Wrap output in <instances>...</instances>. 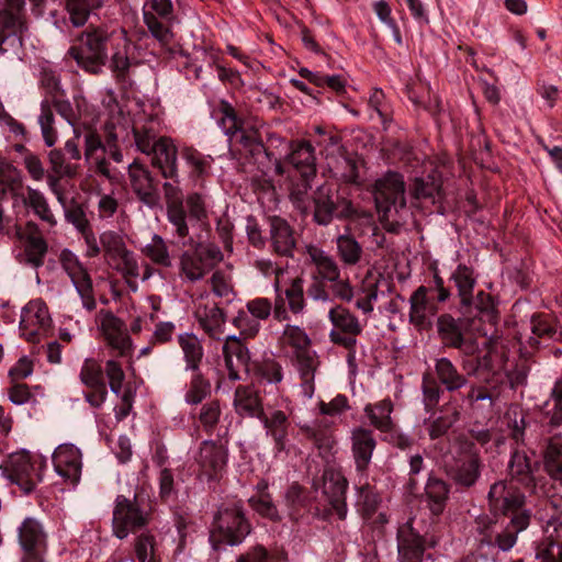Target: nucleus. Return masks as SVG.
Instances as JSON below:
<instances>
[{"label": "nucleus", "mask_w": 562, "mask_h": 562, "mask_svg": "<svg viewBox=\"0 0 562 562\" xmlns=\"http://www.w3.org/2000/svg\"><path fill=\"white\" fill-rule=\"evenodd\" d=\"M137 46L127 36L125 30L120 33L110 31L103 24H90L82 30L68 49V55L85 72L99 76L109 64L117 82H125L130 70L140 65L136 57Z\"/></svg>", "instance_id": "f257e3e1"}, {"label": "nucleus", "mask_w": 562, "mask_h": 562, "mask_svg": "<svg viewBox=\"0 0 562 562\" xmlns=\"http://www.w3.org/2000/svg\"><path fill=\"white\" fill-rule=\"evenodd\" d=\"M529 334L517 329H508L505 337L494 336V352L501 360L498 372H494V381L504 375L510 390L524 385L528 375L526 361L520 359L519 352L524 346L536 348L539 339H557V328L553 318L548 314H533L528 324Z\"/></svg>", "instance_id": "f03ea898"}, {"label": "nucleus", "mask_w": 562, "mask_h": 562, "mask_svg": "<svg viewBox=\"0 0 562 562\" xmlns=\"http://www.w3.org/2000/svg\"><path fill=\"white\" fill-rule=\"evenodd\" d=\"M495 493L499 496L494 502V525L503 528L496 544L502 551H508L515 546L517 535L529 526L531 510L526 495L513 483H494Z\"/></svg>", "instance_id": "7ed1b4c3"}, {"label": "nucleus", "mask_w": 562, "mask_h": 562, "mask_svg": "<svg viewBox=\"0 0 562 562\" xmlns=\"http://www.w3.org/2000/svg\"><path fill=\"white\" fill-rule=\"evenodd\" d=\"M372 194L382 227L398 234L406 223L405 181L401 173L387 171L372 186Z\"/></svg>", "instance_id": "20e7f679"}, {"label": "nucleus", "mask_w": 562, "mask_h": 562, "mask_svg": "<svg viewBox=\"0 0 562 562\" xmlns=\"http://www.w3.org/2000/svg\"><path fill=\"white\" fill-rule=\"evenodd\" d=\"M452 279L461 297V305L467 307L468 325L472 331L486 337L484 345L492 344V336L487 337L492 328V293L480 291L472 299V290L475 283L473 272L465 266H459L452 274Z\"/></svg>", "instance_id": "39448f33"}, {"label": "nucleus", "mask_w": 562, "mask_h": 562, "mask_svg": "<svg viewBox=\"0 0 562 562\" xmlns=\"http://www.w3.org/2000/svg\"><path fill=\"white\" fill-rule=\"evenodd\" d=\"M251 527L238 502L222 504L214 515L210 540L215 550L222 544L237 546L250 533Z\"/></svg>", "instance_id": "423d86ee"}, {"label": "nucleus", "mask_w": 562, "mask_h": 562, "mask_svg": "<svg viewBox=\"0 0 562 562\" xmlns=\"http://www.w3.org/2000/svg\"><path fill=\"white\" fill-rule=\"evenodd\" d=\"M25 0H2L0 7V56L18 55L29 30Z\"/></svg>", "instance_id": "0eeeda50"}, {"label": "nucleus", "mask_w": 562, "mask_h": 562, "mask_svg": "<svg viewBox=\"0 0 562 562\" xmlns=\"http://www.w3.org/2000/svg\"><path fill=\"white\" fill-rule=\"evenodd\" d=\"M218 125L235 145H239V151L252 157L266 151L261 137L257 130L244 128L243 120L237 115L234 106L221 100L217 108Z\"/></svg>", "instance_id": "6e6552de"}, {"label": "nucleus", "mask_w": 562, "mask_h": 562, "mask_svg": "<svg viewBox=\"0 0 562 562\" xmlns=\"http://www.w3.org/2000/svg\"><path fill=\"white\" fill-rule=\"evenodd\" d=\"M150 520V513L139 503L137 495L128 498L119 495L115 499L112 518L113 535L125 539L130 533L146 527Z\"/></svg>", "instance_id": "1a4fd4ad"}, {"label": "nucleus", "mask_w": 562, "mask_h": 562, "mask_svg": "<svg viewBox=\"0 0 562 562\" xmlns=\"http://www.w3.org/2000/svg\"><path fill=\"white\" fill-rule=\"evenodd\" d=\"M43 468L44 463L32 460L31 454L26 451L12 453L8 461L0 465L2 474L20 486L25 494L32 493L37 483L42 481Z\"/></svg>", "instance_id": "9d476101"}, {"label": "nucleus", "mask_w": 562, "mask_h": 562, "mask_svg": "<svg viewBox=\"0 0 562 562\" xmlns=\"http://www.w3.org/2000/svg\"><path fill=\"white\" fill-rule=\"evenodd\" d=\"M223 258L215 245H198L193 250L183 251L179 259L180 274L190 282L203 279Z\"/></svg>", "instance_id": "9b49d317"}, {"label": "nucleus", "mask_w": 562, "mask_h": 562, "mask_svg": "<svg viewBox=\"0 0 562 562\" xmlns=\"http://www.w3.org/2000/svg\"><path fill=\"white\" fill-rule=\"evenodd\" d=\"M328 318L333 325L329 331L330 341L347 350H355L357 336L362 333V326L357 316L348 308L336 305L329 310Z\"/></svg>", "instance_id": "f8f14e48"}, {"label": "nucleus", "mask_w": 562, "mask_h": 562, "mask_svg": "<svg viewBox=\"0 0 562 562\" xmlns=\"http://www.w3.org/2000/svg\"><path fill=\"white\" fill-rule=\"evenodd\" d=\"M60 263L63 269L69 276L78 294L82 300L83 306L88 311H93L97 306L92 279L87 268L79 261L77 256L68 249L60 254Z\"/></svg>", "instance_id": "ddd939ff"}, {"label": "nucleus", "mask_w": 562, "mask_h": 562, "mask_svg": "<svg viewBox=\"0 0 562 562\" xmlns=\"http://www.w3.org/2000/svg\"><path fill=\"white\" fill-rule=\"evenodd\" d=\"M164 198L166 202L167 221L171 227V233L179 239L189 236V216L183 205V193L180 186L171 182L162 184Z\"/></svg>", "instance_id": "4468645a"}, {"label": "nucleus", "mask_w": 562, "mask_h": 562, "mask_svg": "<svg viewBox=\"0 0 562 562\" xmlns=\"http://www.w3.org/2000/svg\"><path fill=\"white\" fill-rule=\"evenodd\" d=\"M147 156L150 157V165L164 179L179 186V150L171 137L161 136L160 142Z\"/></svg>", "instance_id": "2eb2a0df"}, {"label": "nucleus", "mask_w": 562, "mask_h": 562, "mask_svg": "<svg viewBox=\"0 0 562 562\" xmlns=\"http://www.w3.org/2000/svg\"><path fill=\"white\" fill-rule=\"evenodd\" d=\"M128 179L133 192L142 203L149 207L158 204L160 199L158 180L144 164L136 159L130 164Z\"/></svg>", "instance_id": "dca6fc26"}, {"label": "nucleus", "mask_w": 562, "mask_h": 562, "mask_svg": "<svg viewBox=\"0 0 562 562\" xmlns=\"http://www.w3.org/2000/svg\"><path fill=\"white\" fill-rule=\"evenodd\" d=\"M267 221L271 251L280 257L293 258L297 244L295 229L285 218L278 215L269 216Z\"/></svg>", "instance_id": "f3484780"}, {"label": "nucleus", "mask_w": 562, "mask_h": 562, "mask_svg": "<svg viewBox=\"0 0 562 562\" xmlns=\"http://www.w3.org/2000/svg\"><path fill=\"white\" fill-rule=\"evenodd\" d=\"M277 292H279V282H276ZM305 308V297L303 279L294 278L283 294L278 293L273 305V317L278 322H284L290 318L289 311L293 314H300Z\"/></svg>", "instance_id": "a211bd4d"}, {"label": "nucleus", "mask_w": 562, "mask_h": 562, "mask_svg": "<svg viewBox=\"0 0 562 562\" xmlns=\"http://www.w3.org/2000/svg\"><path fill=\"white\" fill-rule=\"evenodd\" d=\"M415 519L409 518L397 529L398 562H422L425 553V539L414 527Z\"/></svg>", "instance_id": "6ab92c4d"}, {"label": "nucleus", "mask_w": 562, "mask_h": 562, "mask_svg": "<svg viewBox=\"0 0 562 562\" xmlns=\"http://www.w3.org/2000/svg\"><path fill=\"white\" fill-rule=\"evenodd\" d=\"M101 330L108 346L119 357H126L132 351V339L125 323L112 312H101Z\"/></svg>", "instance_id": "aec40b11"}, {"label": "nucleus", "mask_w": 562, "mask_h": 562, "mask_svg": "<svg viewBox=\"0 0 562 562\" xmlns=\"http://www.w3.org/2000/svg\"><path fill=\"white\" fill-rule=\"evenodd\" d=\"M50 325L48 307L42 300H34L22 310L20 329L29 341H36L40 333Z\"/></svg>", "instance_id": "412c9836"}, {"label": "nucleus", "mask_w": 562, "mask_h": 562, "mask_svg": "<svg viewBox=\"0 0 562 562\" xmlns=\"http://www.w3.org/2000/svg\"><path fill=\"white\" fill-rule=\"evenodd\" d=\"M16 236L23 241L25 261L32 267H41L48 250V245L34 222H27L24 227L16 226Z\"/></svg>", "instance_id": "4be33fe9"}, {"label": "nucleus", "mask_w": 562, "mask_h": 562, "mask_svg": "<svg viewBox=\"0 0 562 562\" xmlns=\"http://www.w3.org/2000/svg\"><path fill=\"white\" fill-rule=\"evenodd\" d=\"M445 470L448 476L463 486H471L479 476V459L470 452L451 454L445 459Z\"/></svg>", "instance_id": "5701e85b"}, {"label": "nucleus", "mask_w": 562, "mask_h": 562, "mask_svg": "<svg viewBox=\"0 0 562 562\" xmlns=\"http://www.w3.org/2000/svg\"><path fill=\"white\" fill-rule=\"evenodd\" d=\"M429 289L425 285L418 286L409 297V323L419 330L429 328L432 318L438 312V306L428 296Z\"/></svg>", "instance_id": "b1692460"}, {"label": "nucleus", "mask_w": 562, "mask_h": 562, "mask_svg": "<svg viewBox=\"0 0 562 562\" xmlns=\"http://www.w3.org/2000/svg\"><path fill=\"white\" fill-rule=\"evenodd\" d=\"M348 482L346 477L336 471H325L323 474V494L326 496L331 509L339 519L347 516L346 492Z\"/></svg>", "instance_id": "393cba45"}, {"label": "nucleus", "mask_w": 562, "mask_h": 562, "mask_svg": "<svg viewBox=\"0 0 562 562\" xmlns=\"http://www.w3.org/2000/svg\"><path fill=\"white\" fill-rule=\"evenodd\" d=\"M53 463L56 472L72 483L79 481L81 473L80 450L70 443L58 446L53 454Z\"/></svg>", "instance_id": "a878e982"}, {"label": "nucleus", "mask_w": 562, "mask_h": 562, "mask_svg": "<svg viewBox=\"0 0 562 562\" xmlns=\"http://www.w3.org/2000/svg\"><path fill=\"white\" fill-rule=\"evenodd\" d=\"M351 452L356 470L360 473L367 472L371 462L376 440L372 430L357 427L351 431Z\"/></svg>", "instance_id": "bb28decb"}, {"label": "nucleus", "mask_w": 562, "mask_h": 562, "mask_svg": "<svg viewBox=\"0 0 562 562\" xmlns=\"http://www.w3.org/2000/svg\"><path fill=\"white\" fill-rule=\"evenodd\" d=\"M198 463L202 473L214 480L222 473L227 462V450L212 440L202 442L199 451Z\"/></svg>", "instance_id": "cd10ccee"}, {"label": "nucleus", "mask_w": 562, "mask_h": 562, "mask_svg": "<svg viewBox=\"0 0 562 562\" xmlns=\"http://www.w3.org/2000/svg\"><path fill=\"white\" fill-rule=\"evenodd\" d=\"M286 161L291 164L303 179H314L316 176V157L310 142L295 140L290 144Z\"/></svg>", "instance_id": "c85d7f7f"}, {"label": "nucleus", "mask_w": 562, "mask_h": 562, "mask_svg": "<svg viewBox=\"0 0 562 562\" xmlns=\"http://www.w3.org/2000/svg\"><path fill=\"white\" fill-rule=\"evenodd\" d=\"M305 252L310 261L316 267L313 277L329 283L338 280L340 268L331 256L313 244L305 246Z\"/></svg>", "instance_id": "c756f323"}, {"label": "nucleus", "mask_w": 562, "mask_h": 562, "mask_svg": "<svg viewBox=\"0 0 562 562\" xmlns=\"http://www.w3.org/2000/svg\"><path fill=\"white\" fill-rule=\"evenodd\" d=\"M295 358L296 369L301 378V389L305 397L311 398L314 394V376L319 366L316 352L311 348L293 355Z\"/></svg>", "instance_id": "7c9ffc66"}, {"label": "nucleus", "mask_w": 562, "mask_h": 562, "mask_svg": "<svg viewBox=\"0 0 562 562\" xmlns=\"http://www.w3.org/2000/svg\"><path fill=\"white\" fill-rule=\"evenodd\" d=\"M195 317L201 328L214 339H220L224 333L225 314L217 304H200L195 310Z\"/></svg>", "instance_id": "2f4dec72"}, {"label": "nucleus", "mask_w": 562, "mask_h": 562, "mask_svg": "<svg viewBox=\"0 0 562 562\" xmlns=\"http://www.w3.org/2000/svg\"><path fill=\"white\" fill-rule=\"evenodd\" d=\"M19 543L22 550L47 551V535L35 518H25L19 527Z\"/></svg>", "instance_id": "473e14b6"}, {"label": "nucleus", "mask_w": 562, "mask_h": 562, "mask_svg": "<svg viewBox=\"0 0 562 562\" xmlns=\"http://www.w3.org/2000/svg\"><path fill=\"white\" fill-rule=\"evenodd\" d=\"M301 430L307 439L313 441L322 458L329 460L333 457L336 439L327 425L315 422L312 425L302 426Z\"/></svg>", "instance_id": "72a5a7b5"}, {"label": "nucleus", "mask_w": 562, "mask_h": 562, "mask_svg": "<svg viewBox=\"0 0 562 562\" xmlns=\"http://www.w3.org/2000/svg\"><path fill=\"white\" fill-rule=\"evenodd\" d=\"M260 419L263 423L267 434L273 439L276 451H283L285 449L288 429L290 426L285 413L282 411H273L270 415L263 414Z\"/></svg>", "instance_id": "f704fd0d"}, {"label": "nucleus", "mask_w": 562, "mask_h": 562, "mask_svg": "<svg viewBox=\"0 0 562 562\" xmlns=\"http://www.w3.org/2000/svg\"><path fill=\"white\" fill-rule=\"evenodd\" d=\"M144 23L167 54L173 56L178 52V47L173 44V33L166 22L160 21L153 12L145 11Z\"/></svg>", "instance_id": "c9c22d12"}, {"label": "nucleus", "mask_w": 562, "mask_h": 562, "mask_svg": "<svg viewBox=\"0 0 562 562\" xmlns=\"http://www.w3.org/2000/svg\"><path fill=\"white\" fill-rule=\"evenodd\" d=\"M180 154L189 167V176L191 179L203 180L210 175L213 164L211 156L203 155L192 146H183Z\"/></svg>", "instance_id": "e433bc0d"}, {"label": "nucleus", "mask_w": 562, "mask_h": 562, "mask_svg": "<svg viewBox=\"0 0 562 562\" xmlns=\"http://www.w3.org/2000/svg\"><path fill=\"white\" fill-rule=\"evenodd\" d=\"M234 405L239 414L261 417L263 409L258 392L249 385H239L235 391Z\"/></svg>", "instance_id": "4c0bfd02"}, {"label": "nucleus", "mask_w": 562, "mask_h": 562, "mask_svg": "<svg viewBox=\"0 0 562 562\" xmlns=\"http://www.w3.org/2000/svg\"><path fill=\"white\" fill-rule=\"evenodd\" d=\"M393 412V404L391 400L385 398L376 404H368L364 407V413L370 419V424L383 434H391L394 424L391 418Z\"/></svg>", "instance_id": "58836bf2"}, {"label": "nucleus", "mask_w": 562, "mask_h": 562, "mask_svg": "<svg viewBox=\"0 0 562 562\" xmlns=\"http://www.w3.org/2000/svg\"><path fill=\"white\" fill-rule=\"evenodd\" d=\"M13 200L14 204L21 201L24 206H30L42 221L49 225L56 224V220L49 209L47 200L40 190L27 187L26 195L19 191L18 198Z\"/></svg>", "instance_id": "ea45409f"}, {"label": "nucleus", "mask_w": 562, "mask_h": 562, "mask_svg": "<svg viewBox=\"0 0 562 562\" xmlns=\"http://www.w3.org/2000/svg\"><path fill=\"white\" fill-rule=\"evenodd\" d=\"M313 201L314 221L318 225H328L338 209V205L331 200L329 189L325 187L318 188L314 193Z\"/></svg>", "instance_id": "a19ab883"}, {"label": "nucleus", "mask_w": 562, "mask_h": 562, "mask_svg": "<svg viewBox=\"0 0 562 562\" xmlns=\"http://www.w3.org/2000/svg\"><path fill=\"white\" fill-rule=\"evenodd\" d=\"M497 427L503 434L510 436L515 442H519L525 434V419L518 406L512 405L497 420Z\"/></svg>", "instance_id": "79ce46f5"}, {"label": "nucleus", "mask_w": 562, "mask_h": 562, "mask_svg": "<svg viewBox=\"0 0 562 562\" xmlns=\"http://www.w3.org/2000/svg\"><path fill=\"white\" fill-rule=\"evenodd\" d=\"M278 344L281 349L291 348L293 355L311 348V339L306 331L296 325L286 324Z\"/></svg>", "instance_id": "37998d69"}, {"label": "nucleus", "mask_w": 562, "mask_h": 562, "mask_svg": "<svg viewBox=\"0 0 562 562\" xmlns=\"http://www.w3.org/2000/svg\"><path fill=\"white\" fill-rule=\"evenodd\" d=\"M544 470L548 475L562 482V436H553L544 452Z\"/></svg>", "instance_id": "c03bdc74"}, {"label": "nucleus", "mask_w": 562, "mask_h": 562, "mask_svg": "<svg viewBox=\"0 0 562 562\" xmlns=\"http://www.w3.org/2000/svg\"><path fill=\"white\" fill-rule=\"evenodd\" d=\"M133 136L137 150L145 155L150 154V150L161 139L153 120L143 124H135L133 126Z\"/></svg>", "instance_id": "a18cd8bd"}, {"label": "nucleus", "mask_w": 562, "mask_h": 562, "mask_svg": "<svg viewBox=\"0 0 562 562\" xmlns=\"http://www.w3.org/2000/svg\"><path fill=\"white\" fill-rule=\"evenodd\" d=\"M178 342L184 355L187 369L199 371L204 352L198 337L193 334H181L178 336Z\"/></svg>", "instance_id": "49530a36"}, {"label": "nucleus", "mask_w": 562, "mask_h": 562, "mask_svg": "<svg viewBox=\"0 0 562 562\" xmlns=\"http://www.w3.org/2000/svg\"><path fill=\"white\" fill-rule=\"evenodd\" d=\"M435 369L440 383L449 392L459 390L467 383L465 376L460 374L457 368L447 358L438 359Z\"/></svg>", "instance_id": "de8ad7c7"}, {"label": "nucleus", "mask_w": 562, "mask_h": 562, "mask_svg": "<svg viewBox=\"0 0 562 562\" xmlns=\"http://www.w3.org/2000/svg\"><path fill=\"white\" fill-rule=\"evenodd\" d=\"M441 183L434 177L415 178L409 187V194L416 201H430L436 203V198L440 195Z\"/></svg>", "instance_id": "09e8293b"}, {"label": "nucleus", "mask_w": 562, "mask_h": 562, "mask_svg": "<svg viewBox=\"0 0 562 562\" xmlns=\"http://www.w3.org/2000/svg\"><path fill=\"white\" fill-rule=\"evenodd\" d=\"M134 552L138 562H161L156 538L149 531L135 538Z\"/></svg>", "instance_id": "8fccbe9b"}, {"label": "nucleus", "mask_w": 562, "mask_h": 562, "mask_svg": "<svg viewBox=\"0 0 562 562\" xmlns=\"http://www.w3.org/2000/svg\"><path fill=\"white\" fill-rule=\"evenodd\" d=\"M337 254L346 266H356L362 258V247L351 235H339L336 239Z\"/></svg>", "instance_id": "3c124183"}, {"label": "nucleus", "mask_w": 562, "mask_h": 562, "mask_svg": "<svg viewBox=\"0 0 562 562\" xmlns=\"http://www.w3.org/2000/svg\"><path fill=\"white\" fill-rule=\"evenodd\" d=\"M425 492L431 513L434 515H440L443 512L448 498L449 491L447 484L440 479L429 477Z\"/></svg>", "instance_id": "603ef678"}, {"label": "nucleus", "mask_w": 562, "mask_h": 562, "mask_svg": "<svg viewBox=\"0 0 562 562\" xmlns=\"http://www.w3.org/2000/svg\"><path fill=\"white\" fill-rule=\"evenodd\" d=\"M285 504L289 508L291 518L296 519L301 515V510H311V497L308 493L297 483H293L285 492Z\"/></svg>", "instance_id": "864d4df0"}, {"label": "nucleus", "mask_w": 562, "mask_h": 562, "mask_svg": "<svg viewBox=\"0 0 562 562\" xmlns=\"http://www.w3.org/2000/svg\"><path fill=\"white\" fill-rule=\"evenodd\" d=\"M542 412L550 425H562V376L551 390L550 398L543 404Z\"/></svg>", "instance_id": "5fc2aeb1"}, {"label": "nucleus", "mask_w": 562, "mask_h": 562, "mask_svg": "<svg viewBox=\"0 0 562 562\" xmlns=\"http://www.w3.org/2000/svg\"><path fill=\"white\" fill-rule=\"evenodd\" d=\"M143 254L158 266L165 268L172 266L169 248L166 240L160 235H153L150 243L143 248Z\"/></svg>", "instance_id": "6e6d98bb"}, {"label": "nucleus", "mask_w": 562, "mask_h": 562, "mask_svg": "<svg viewBox=\"0 0 562 562\" xmlns=\"http://www.w3.org/2000/svg\"><path fill=\"white\" fill-rule=\"evenodd\" d=\"M111 265L126 280L130 286H132V281L140 277V266L137 258L135 254L128 249L114 259Z\"/></svg>", "instance_id": "4d7b16f0"}, {"label": "nucleus", "mask_w": 562, "mask_h": 562, "mask_svg": "<svg viewBox=\"0 0 562 562\" xmlns=\"http://www.w3.org/2000/svg\"><path fill=\"white\" fill-rule=\"evenodd\" d=\"M438 330L442 339L452 347L460 348L463 344V336L458 322L449 314H443L437 322Z\"/></svg>", "instance_id": "13d9d810"}, {"label": "nucleus", "mask_w": 562, "mask_h": 562, "mask_svg": "<svg viewBox=\"0 0 562 562\" xmlns=\"http://www.w3.org/2000/svg\"><path fill=\"white\" fill-rule=\"evenodd\" d=\"M99 239L104 257L110 263L127 250L123 237L113 231L103 232Z\"/></svg>", "instance_id": "bf43d9fd"}, {"label": "nucleus", "mask_w": 562, "mask_h": 562, "mask_svg": "<svg viewBox=\"0 0 562 562\" xmlns=\"http://www.w3.org/2000/svg\"><path fill=\"white\" fill-rule=\"evenodd\" d=\"M80 381L89 389L102 390L105 385L103 370L94 359H87L80 370Z\"/></svg>", "instance_id": "052dcab7"}, {"label": "nucleus", "mask_w": 562, "mask_h": 562, "mask_svg": "<svg viewBox=\"0 0 562 562\" xmlns=\"http://www.w3.org/2000/svg\"><path fill=\"white\" fill-rule=\"evenodd\" d=\"M194 372L186 393V401L196 405L210 395L211 383L199 371Z\"/></svg>", "instance_id": "680f3d73"}, {"label": "nucleus", "mask_w": 562, "mask_h": 562, "mask_svg": "<svg viewBox=\"0 0 562 562\" xmlns=\"http://www.w3.org/2000/svg\"><path fill=\"white\" fill-rule=\"evenodd\" d=\"M64 9L74 27L85 26L92 12L83 0H64Z\"/></svg>", "instance_id": "e2e57ef3"}, {"label": "nucleus", "mask_w": 562, "mask_h": 562, "mask_svg": "<svg viewBox=\"0 0 562 562\" xmlns=\"http://www.w3.org/2000/svg\"><path fill=\"white\" fill-rule=\"evenodd\" d=\"M183 205L187 207L190 221H204L207 218L206 196L199 192L189 193L183 198Z\"/></svg>", "instance_id": "0e129e2a"}, {"label": "nucleus", "mask_w": 562, "mask_h": 562, "mask_svg": "<svg viewBox=\"0 0 562 562\" xmlns=\"http://www.w3.org/2000/svg\"><path fill=\"white\" fill-rule=\"evenodd\" d=\"M223 356L225 362L227 359L234 361L236 358L237 364L246 366L249 360V355L246 346L241 342L237 336H228L223 346Z\"/></svg>", "instance_id": "69168bd1"}, {"label": "nucleus", "mask_w": 562, "mask_h": 562, "mask_svg": "<svg viewBox=\"0 0 562 562\" xmlns=\"http://www.w3.org/2000/svg\"><path fill=\"white\" fill-rule=\"evenodd\" d=\"M251 508L257 512L260 516L266 517L272 521L281 520V516L272 502L269 493H261L257 496L249 498Z\"/></svg>", "instance_id": "338daca9"}, {"label": "nucleus", "mask_w": 562, "mask_h": 562, "mask_svg": "<svg viewBox=\"0 0 562 562\" xmlns=\"http://www.w3.org/2000/svg\"><path fill=\"white\" fill-rule=\"evenodd\" d=\"M221 405L218 401H210L202 405L199 413V422L206 432H213L221 418Z\"/></svg>", "instance_id": "774afa93"}]
</instances>
